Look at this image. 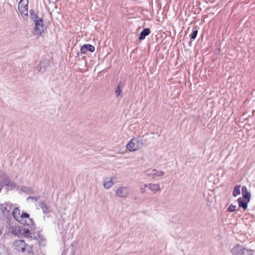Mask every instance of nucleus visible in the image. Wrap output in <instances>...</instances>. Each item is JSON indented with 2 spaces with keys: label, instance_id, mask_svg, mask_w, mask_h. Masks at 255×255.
<instances>
[{
  "label": "nucleus",
  "instance_id": "nucleus-12",
  "mask_svg": "<svg viewBox=\"0 0 255 255\" xmlns=\"http://www.w3.org/2000/svg\"><path fill=\"white\" fill-rule=\"evenodd\" d=\"M125 82L124 81H119V83L115 90V93L117 97H119L120 96H121L122 90L125 86Z\"/></svg>",
  "mask_w": 255,
  "mask_h": 255
},
{
  "label": "nucleus",
  "instance_id": "nucleus-2",
  "mask_svg": "<svg viewBox=\"0 0 255 255\" xmlns=\"http://www.w3.org/2000/svg\"><path fill=\"white\" fill-rule=\"evenodd\" d=\"M145 143V140L140 136L132 138L127 144V148L130 151H134L141 148Z\"/></svg>",
  "mask_w": 255,
  "mask_h": 255
},
{
  "label": "nucleus",
  "instance_id": "nucleus-13",
  "mask_svg": "<svg viewBox=\"0 0 255 255\" xmlns=\"http://www.w3.org/2000/svg\"><path fill=\"white\" fill-rule=\"evenodd\" d=\"M242 197L245 199L248 200V202H250L251 194L250 192L248 191V189L246 186H243L242 188Z\"/></svg>",
  "mask_w": 255,
  "mask_h": 255
},
{
  "label": "nucleus",
  "instance_id": "nucleus-8",
  "mask_svg": "<svg viewBox=\"0 0 255 255\" xmlns=\"http://www.w3.org/2000/svg\"><path fill=\"white\" fill-rule=\"evenodd\" d=\"M35 24L34 35L40 36L41 35L43 31V19L42 18L34 22Z\"/></svg>",
  "mask_w": 255,
  "mask_h": 255
},
{
  "label": "nucleus",
  "instance_id": "nucleus-1",
  "mask_svg": "<svg viewBox=\"0 0 255 255\" xmlns=\"http://www.w3.org/2000/svg\"><path fill=\"white\" fill-rule=\"evenodd\" d=\"M12 214L15 219L21 224L28 226L34 225V221L30 218L29 215L23 212L20 213L18 208H15L13 210Z\"/></svg>",
  "mask_w": 255,
  "mask_h": 255
},
{
  "label": "nucleus",
  "instance_id": "nucleus-14",
  "mask_svg": "<svg viewBox=\"0 0 255 255\" xmlns=\"http://www.w3.org/2000/svg\"><path fill=\"white\" fill-rule=\"evenodd\" d=\"M39 207L42 210L43 213L47 215L50 213V210L49 207L45 204L44 201H41L38 203Z\"/></svg>",
  "mask_w": 255,
  "mask_h": 255
},
{
  "label": "nucleus",
  "instance_id": "nucleus-17",
  "mask_svg": "<svg viewBox=\"0 0 255 255\" xmlns=\"http://www.w3.org/2000/svg\"><path fill=\"white\" fill-rule=\"evenodd\" d=\"M150 30L149 28H144L142 30V31L140 32V35L138 37V39L140 40H143L145 38V36L148 35L150 34Z\"/></svg>",
  "mask_w": 255,
  "mask_h": 255
},
{
  "label": "nucleus",
  "instance_id": "nucleus-24",
  "mask_svg": "<svg viewBox=\"0 0 255 255\" xmlns=\"http://www.w3.org/2000/svg\"><path fill=\"white\" fill-rule=\"evenodd\" d=\"M147 187V184H144L143 185V187H141L140 188V189H139L140 192L142 193H144L145 191V189Z\"/></svg>",
  "mask_w": 255,
  "mask_h": 255
},
{
  "label": "nucleus",
  "instance_id": "nucleus-15",
  "mask_svg": "<svg viewBox=\"0 0 255 255\" xmlns=\"http://www.w3.org/2000/svg\"><path fill=\"white\" fill-rule=\"evenodd\" d=\"M147 188L154 193H156L157 192L160 190V188L158 184L149 183L147 184Z\"/></svg>",
  "mask_w": 255,
  "mask_h": 255
},
{
  "label": "nucleus",
  "instance_id": "nucleus-23",
  "mask_svg": "<svg viewBox=\"0 0 255 255\" xmlns=\"http://www.w3.org/2000/svg\"><path fill=\"white\" fill-rule=\"evenodd\" d=\"M236 206L231 204L228 208L227 211L230 212H232L236 211Z\"/></svg>",
  "mask_w": 255,
  "mask_h": 255
},
{
  "label": "nucleus",
  "instance_id": "nucleus-21",
  "mask_svg": "<svg viewBox=\"0 0 255 255\" xmlns=\"http://www.w3.org/2000/svg\"><path fill=\"white\" fill-rule=\"evenodd\" d=\"M21 190L25 193H32V191H33L31 188L25 186L22 187L21 188Z\"/></svg>",
  "mask_w": 255,
  "mask_h": 255
},
{
  "label": "nucleus",
  "instance_id": "nucleus-18",
  "mask_svg": "<svg viewBox=\"0 0 255 255\" xmlns=\"http://www.w3.org/2000/svg\"><path fill=\"white\" fill-rule=\"evenodd\" d=\"M108 178L104 179L103 186L106 189H109L114 184V183L113 181V177H111L109 180L107 181Z\"/></svg>",
  "mask_w": 255,
  "mask_h": 255
},
{
  "label": "nucleus",
  "instance_id": "nucleus-3",
  "mask_svg": "<svg viewBox=\"0 0 255 255\" xmlns=\"http://www.w3.org/2000/svg\"><path fill=\"white\" fill-rule=\"evenodd\" d=\"M14 249L18 252L29 253L31 251L30 247L23 240H16L13 242Z\"/></svg>",
  "mask_w": 255,
  "mask_h": 255
},
{
  "label": "nucleus",
  "instance_id": "nucleus-10",
  "mask_svg": "<svg viewBox=\"0 0 255 255\" xmlns=\"http://www.w3.org/2000/svg\"><path fill=\"white\" fill-rule=\"evenodd\" d=\"M3 183L6 186V189L7 190H13L14 189H17L18 187L17 185L8 177H5L3 180Z\"/></svg>",
  "mask_w": 255,
  "mask_h": 255
},
{
  "label": "nucleus",
  "instance_id": "nucleus-28",
  "mask_svg": "<svg viewBox=\"0 0 255 255\" xmlns=\"http://www.w3.org/2000/svg\"><path fill=\"white\" fill-rule=\"evenodd\" d=\"M244 255H248L247 254H244Z\"/></svg>",
  "mask_w": 255,
  "mask_h": 255
},
{
  "label": "nucleus",
  "instance_id": "nucleus-22",
  "mask_svg": "<svg viewBox=\"0 0 255 255\" xmlns=\"http://www.w3.org/2000/svg\"><path fill=\"white\" fill-rule=\"evenodd\" d=\"M198 33V30L197 29H194L191 33V34L190 35V38L191 39H194L196 38L197 35Z\"/></svg>",
  "mask_w": 255,
  "mask_h": 255
},
{
  "label": "nucleus",
  "instance_id": "nucleus-16",
  "mask_svg": "<svg viewBox=\"0 0 255 255\" xmlns=\"http://www.w3.org/2000/svg\"><path fill=\"white\" fill-rule=\"evenodd\" d=\"M244 198L239 197L238 199V202L240 208H242L244 210H246L248 207V200L246 201Z\"/></svg>",
  "mask_w": 255,
  "mask_h": 255
},
{
  "label": "nucleus",
  "instance_id": "nucleus-5",
  "mask_svg": "<svg viewBox=\"0 0 255 255\" xmlns=\"http://www.w3.org/2000/svg\"><path fill=\"white\" fill-rule=\"evenodd\" d=\"M28 0H20L18 4V9L23 19L28 17Z\"/></svg>",
  "mask_w": 255,
  "mask_h": 255
},
{
  "label": "nucleus",
  "instance_id": "nucleus-26",
  "mask_svg": "<svg viewBox=\"0 0 255 255\" xmlns=\"http://www.w3.org/2000/svg\"><path fill=\"white\" fill-rule=\"evenodd\" d=\"M1 209L2 212H5V211H7V207L5 206V204L1 205Z\"/></svg>",
  "mask_w": 255,
  "mask_h": 255
},
{
  "label": "nucleus",
  "instance_id": "nucleus-7",
  "mask_svg": "<svg viewBox=\"0 0 255 255\" xmlns=\"http://www.w3.org/2000/svg\"><path fill=\"white\" fill-rule=\"evenodd\" d=\"M145 173L146 176L153 179L156 177L163 176L164 175V172L161 170H158L156 169H148L145 171Z\"/></svg>",
  "mask_w": 255,
  "mask_h": 255
},
{
  "label": "nucleus",
  "instance_id": "nucleus-20",
  "mask_svg": "<svg viewBox=\"0 0 255 255\" xmlns=\"http://www.w3.org/2000/svg\"><path fill=\"white\" fill-rule=\"evenodd\" d=\"M241 194L240 186H236L233 190V195L236 197Z\"/></svg>",
  "mask_w": 255,
  "mask_h": 255
},
{
  "label": "nucleus",
  "instance_id": "nucleus-4",
  "mask_svg": "<svg viewBox=\"0 0 255 255\" xmlns=\"http://www.w3.org/2000/svg\"><path fill=\"white\" fill-rule=\"evenodd\" d=\"M231 252L233 255H254L253 251L246 249L239 245L234 247L232 249Z\"/></svg>",
  "mask_w": 255,
  "mask_h": 255
},
{
  "label": "nucleus",
  "instance_id": "nucleus-25",
  "mask_svg": "<svg viewBox=\"0 0 255 255\" xmlns=\"http://www.w3.org/2000/svg\"><path fill=\"white\" fill-rule=\"evenodd\" d=\"M25 236H28L29 233V230L28 229H23V232L22 233Z\"/></svg>",
  "mask_w": 255,
  "mask_h": 255
},
{
  "label": "nucleus",
  "instance_id": "nucleus-6",
  "mask_svg": "<svg viewBox=\"0 0 255 255\" xmlns=\"http://www.w3.org/2000/svg\"><path fill=\"white\" fill-rule=\"evenodd\" d=\"M129 194V189L127 186L119 187L116 191V196L121 198L125 199L128 196Z\"/></svg>",
  "mask_w": 255,
  "mask_h": 255
},
{
  "label": "nucleus",
  "instance_id": "nucleus-9",
  "mask_svg": "<svg viewBox=\"0 0 255 255\" xmlns=\"http://www.w3.org/2000/svg\"><path fill=\"white\" fill-rule=\"evenodd\" d=\"M49 65L48 61L44 59L40 62L39 64L36 67V69L39 73H43L46 70Z\"/></svg>",
  "mask_w": 255,
  "mask_h": 255
},
{
  "label": "nucleus",
  "instance_id": "nucleus-27",
  "mask_svg": "<svg viewBox=\"0 0 255 255\" xmlns=\"http://www.w3.org/2000/svg\"><path fill=\"white\" fill-rule=\"evenodd\" d=\"M29 198H31V199H34L35 201L37 200V198L36 197H29Z\"/></svg>",
  "mask_w": 255,
  "mask_h": 255
},
{
  "label": "nucleus",
  "instance_id": "nucleus-19",
  "mask_svg": "<svg viewBox=\"0 0 255 255\" xmlns=\"http://www.w3.org/2000/svg\"><path fill=\"white\" fill-rule=\"evenodd\" d=\"M29 12L31 18L34 22L40 19L33 9H30Z\"/></svg>",
  "mask_w": 255,
  "mask_h": 255
},
{
  "label": "nucleus",
  "instance_id": "nucleus-11",
  "mask_svg": "<svg viewBox=\"0 0 255 255\" xmlns=\"http://www.w3.org/2000/svg\"><path fill=\"white\" fill-rule=\"evenodd\" d=\"M95 47L91 44H86L83 45L81 48V52L82 53L85 54L87 51L94 52L95 51Z\"/></svg>",
  "mask_w": 255,
  "mask_h": 255
}]
</instances>
